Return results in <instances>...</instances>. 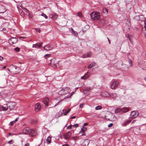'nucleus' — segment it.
Segmentation results:
<instances>
[{
  "instance_id": "nucleus-1",
  "label": "nucleus",
  "mask_w": 146,
  "mask_h": 146,
  "mask_svg": "<svg viewBox=\"0 0 146 146\" xmlns=\"http://www.w3.org/2000/svg\"><path fill=\"white\" fill-rule=\"evenodd\" d=\"M23 134H29L32 136H35L36 135V132L34 130H32L29 127L24 128L22 131Z\"/></svg>"
},
{
  "instance_id": "nucleus-2",
  "label": "nucleus",
  "mask_w": 146,
  "mask_h": 146,
  "mask_svg": "<svg viewBox=\"0 0 146 146\" xmlns=\"http://www.w3.org/2000/svg\"><path fill=\"white\" fill-rule=\"evenodd\" d=\"M9 71L13 73L17 74L20 71V68L16 66L13 65H11L9 67Z\"/></svg>"
},
{
  "instance_id": "nucleus-3",
  "label": "nucleus",
  "mask_w": 146,
  "mask_h": 146,
  "mask_svg": "<svg viewBox=\"0 0 146 146\" xmlns=\"http://www.w3.org/2000/svg\"><path fill=\"white\" fill-rule=\"evenodd\" d=\"M91 18L94 20L99 19L100 17V13L98 12H94L90 14Z\"/></svg>"
},
{
  "instance_id": "nucleus-4",
  "label": "nucleus",
  "mask_w": 146,
  "mask_h": 146,
  "mask_svg": "<svg viewBox=\"0 0 146 146\" xmlns=\"http://www.w3.org/2000/svg\"><path fill=\"white\" fill-rule=\"evenodd\" d=\"M6 105L9 109L11 110L15 108L16 104L15 102H7Z\"/></svg>"
},
{
  "instance_id": "nucleus-5",
  "label": "nucleus",
  "mask_w": 146,
  "mask_h": 146,
  "mask_svg": "<svg viewBox=\"0 0 146 146\" xmlns=\"http://www.w3.org/2000/svg\"><path fill=\"white\" fill-rule=\"evenodd\" d=\"M139 66L142 69L146 70V62L143 60L140 61L139 63Z\"/></svg>"
},
{
  "instance_id": "nucleus-6",
  "label": "nucleus",
  "mask_w": 146,
  "mask_h": 146,
  "mask_svg": "<svg viewBox=\"0 0 146 146\" xmlns=\"http://www.w3.org/2000/svg\"><path fill=\"white\" fill-rule=\"evenodd\" d=\"M119 82L117 81L111 82V88L112 89H115L117 86Z\"/></svg>"
},
{
  "instance_id": "nucleus-7",
  "label": "nucleus",
  "mask_w": 146,
  "mask_h": 146,
  "mask_svg": "<svg viewBox=\"0 0 146 146\" xmlns=\"http://www.w3.org/2000/svg\"><path fill=\"white\" fill-rule=\"evenodd\" d=\"M54 46L52 44L47 45H45L43 48L44 50L48 51L54 48Z\"/></svg>"
},
{
  "instance_id": "nucleus-8",
  "label": "nucleus",
  "mask_w": 146,
  "mask_h": 146,
  "mask_svg": "<svg viewBox=\"0 0 146 146\" xmlns=\"http://www.w3.org/2000/svg\"><path fill=\"white\" fill-rule=\"evenodd\" d=\"M18 41L17 38L12 37L9 39V42L10 44H14L16 43Z\"/></svg>"
},
{
  "instance_id": "nucleus-9",
  "label": "nucleus",
  "mask_w": 146,
  "mask_h": 146,
  "mask_svg": "<svg viewBox=\"0 0 146 146\" xmlns=\"http://www.w3.org/2000/svg\"><path fill=\"white\" fill-rule=\"evenodd\" d=\"M130 115L131 117L133 119H134L138 116L139 115V113L137 111H133L131 112Z\"/></svg>"
},
{
  "instance_id": "nucleus-10",
  "label": "nucleus",
  "mask_w": 146,
  "mask_h": 146,
  "mask_svg": "<svg viewBox=\"0 0 146 146\" xmlns=\"http://www.w3.org/2000/svg\"><path fill=\"white\" fill-rule=\"evenodd\" d=\"M91 90V88H86L83 90V93L85 95L89 94Z\"/></svg>"
},
{
  "instance_id": "nucleus-11",
  "label": "nucleus",
  "mask_w": 146,
  "mask_h": 146,
  "mask_svg": "<svg viewBox=\"0 0 146 146\" xmlns=\"http://www.w3.org/2000/svg\"><path fill=\"white\" fill-rule=\"evenodd\" d=\"M71 135L72 133L70 132H68L64 134V138L66 139H68L70 138Z\"/></svg>"
},
{
  "instance_id": "nucleus-12",
  "label": "nucleus",
  "mask_w": 146,
  "mask_h": 146,
  "mask_svg": "<svg viewBox=\"0 0 146 146\" xmlns=\"http://www.w3.org/2000/svg\"><path fill=\"white\" fill-rule=\"evenodd\" d=\"M90 140L88 139H84L82 143L83 146H88Z\"/></svg>"
},
{
  "instance_id": "nucleus-13",
  "label": "nucleus",
  "mask_w": 146,
  "mask_h": 146,
  "mask_svg": "<svg viewBox=\"0 0 146 146\" xmlns=\"http://www.w3.org/2000/svg\"><path fill=\"white\" fill-rule=\"evenodd\" d=\"M121 68L124 71H126L128 69L129 65L127 64V63H126V64H121Z\"/></svg>"
},
{
  "instance_id": "nucleus-14",
  "label": "nucleus",
  "mask_w": 146,
  "mask_h": 146,
  "mask_svg": "<svg viewBox=\"0 0 146 146\" xmlns=\"http://www.w3.org/2000/svg\"><path fill=\"white\" fill-rule=\"evenodd\" d=\"M42 42H38L35 44H33V47L37 48L38 47H42Z\"/></svg>"
},
{
  "instance_id": "nucleus-15",
  "label": "nucleus",
  "mask_w": 146,
  "mask_h": 146,
  "mask_svg": "<svg viewBox=\"0 0 146 146\" xmlns=\"http://www.w3.org/2000/svg\"><path fill=\"white\" fill-rule=\"evenodd\" d=\"M92 55V53L91 52H87L83 54L82 57L83 58H85L91 56Z\"/></svg>"
},
{
  "instance_id": "nucleus-16",
  "label": "nucleus",
  "mask_w": 146,
  "mask_h": 146,
  "mask_svg": "<svg viewBox=\"0 0 146 146\" xmlns=\"http://www.w3.org/2000/svg\"><path fill=\"white\" fill-rule=\"evenodd\" d=\"M101 95L103 97H109L110 94L107 92L103 91L101 94Z\"/></svg>"
},
{
  "instance_id": "nucleus-17",
  "label": "nucleus",
  "mask_w": 146,
  "mask_h": 146,
  "mask_svg": "<svg viewBox=\"0 0 146 146\" xmlns=\"http://www.w3.org/2000/svg\"><path fill=\"white\" fill-rule=\"evenodd\" d=\"M90 72H88L87 74H86L84 76L81 77V79L85 80L87 79L90 75Z\"/></svg>"
},
{
  "instance_id": "nucleus-18",
  "label": "nucleus",
  "mask_w": 146,
  "mask_h": 146,
  "mask_svg": "<svg viewBox=\"0 0 146 146\" xmlns=\"http://www.w3.org/2000/svg\"><path fill=\"white\" fill-rule=\"evenodd\" d=\"M41 108V106L40 104L38 103L36 104L35 106V111H38Z\"/></svg>"
},
{
  "instance_id": "nucleus-19",
  "label": "nucleus",
  "mask_w": 146,
  "mask_h": 146,
  "mask_svg": "<svg viewBox=\"0 0 146 146\" xmlns=\"http://www.w3.org/2000/svg\"><path fill=\"white\" fill-rule=\"evenodd\" d=\"M63 90L64 95L69 93L70 91V88H63Z\"/></svg>"
},
{
  "instance_id": "nucleus-20",
  "label": "nucleus",
  "mask_w": 146,
  "mask_h": 146,
  "mask_svg": "<svg viewBox=\"0 0 146 146\" xmlns=\"http://www.w3.org/2000/svg\"><path fill=\"white\" fill-rule=\"evenodd\" d=\"M131 121L130 120H127L125 121L123 123L121 124V125L123 127L126 126L127 125L129 124Z\"/></svg>"
},
{
  "instance_id": "nucleus-21",
  "label": "nucleus",
  "mask_w": 146,
  "mask_h": 146,
  "mask_svg": "<svg viewBox=\"0 0 146 146\" xmlns=\"http://www.w3.org/2000/svg\"><path fill=\"white\" fill-rule=\"evenodd\" d=\"M49 101V99L47 98H45L43 102H44V104H45L46 106H48V102Z\"/></svg>"
},
{
  "instance_id": "nucleus-22",
  "label": "nucleus",
  "mask_w": 146,
  "mask_h": 146,
  "mask_svg": "<svg viewBox=\"0 0 146 146\" xmlns=\"http://www.w3.org/2000/svg\"><path fill=\"white\" fill-rule=\"evenodd\" d=\"M122 112L123 113H126L129 111V109L126 107H124L121 108Z\"/></svg>"
},
{
  "instance_id": "nucleus-23",
  "label": "nucleus",
  "mask_w": 146,
  "mask_h": 146,
  "mask_svg": "<svg viewBox=\"0 0 146 146\" xmlns=\"http://www.w3.org/2000/svg\"><path fill=\"white\" fill-rule=\"evenodd\" d=\"M117 96V94L115 93H113L111 94H110L109 97H111L113 98H115Z\"/></svg>"
},
{
  "instance_id": "nucleus-24",
  "label": "nucleus",
  "mask_w": 146,
  "mask_h": 146,
  "mask_svg": "<svg viewBox=\"0 0 146 146\" xmlns=\"http://www.w3.org/2000/svg\"><path fill=\"white\" fill-rule=\"evenodd\" d=\"M70 31L74 35L77 36L78 35L77 32L76 31H75L73 29L71 28L70 29Z\"/></svg>"
},
{
  "instance_id": "nucleus-25",
  "label": "nucleus",
  "mask_w": 146,
  "mask_h": 146,
  "mask_svg": "<svg viewBox=\"0 0 146 146\" xmlns=\"http://www.w3.org/2000/svg\"><path fill=\"white\" fill-rule=\"evenodd\" d=\"M142 31L143 33L144 34L145 36H146V27L145 25L142 28Z\"/></svg>"
},
{
  "instance_id": "nucleus-26",
  "label": "nucleus",
  "mask_w": 146,
  "mask_h": 146,
  "mask_svg": "<svg viewBox=\"0 0 146 146\" xmlns=\"http://www.w3.org/2000/svg\"><path fill=\"white\" fill-rule=\"evenodd\" d=\"M51 138L50 136H48L46 139V141L47 144H48L51 143Z\"/></svg>"
},
{
  "instance_id": "nucleus-27",
  "label": "nucleus",
  "mask_w": 146,
  "mask_h": 146,
  "mask_svg": "<svg viewBox=\"0 0 146 146\" xmlns=\"http://www.w3.org/2000/svg\"><path fill=\"white\" fill-rule=\"evenodd\" d=\"M95 63L94 62H93L91 64H90L88 66V68L89 69L91 68L92 67L95 65Z\"/></svg>"
},
{
  "instance_id": "nucleus-28",
  "label": "nucleus",
  "mask_w": 146,
  "mask_h": 146,
  "mask_svg": "<svg viewBox=\"0 0 146 146\" xmlns=\"http://www.w3.org/2000/svg\"><path fill=\"white\" fill-rule=\"evenodd\" d=\"M121 110V108H117L115 110V113H118L120 112H122Z\"/></svg>"
},
{
  "instance_id": "nucleus-29",
  "label": "nucleus",
  "mask_w": 146,
  "mask_h": 146,
  "mask_svg": "<svg viewBox=\"0 0 146 146\" xmlns=\"http://www.w3.org/2000/svg\"><path fill=\"white\" fill-rule=\"evenodd\" d=\"M58 94L59 95H64V91L63 90V88L62 89L58 92Z\"/></svg>"
},
{
  "instance_id": "nucleus-30",
  "label": "nucleus",
  "mask_w": 146,
  "mask_h": 146,
  "mask_svg": "<svg viewBox=\"0 0 146 146\" xmlns=\"http://www.w3.org/2000/svg\"><path fill=\"white\" fill-rule=\"evenodd\" d=\"M62 112H61V111H59L57 113V115L58 116V117L61 116L64 113H63V112H64V110H62Z\"/></svg>"
},
{
  "instance_id": "nucleus-31",
  "label": "nucleus",
  "mask_w": 146,
  "mask_h": 146,
  "mask_svg": "<svg viewBox=\"0 0 146 146\" xmlns=\"http://www.w3.org/2000/svg\"><path fill=\"white\" fill-rule=\"evenodd\" d=\"M2 109V110L3 111H7L8 110V109L9 108H7V106L6 107V106L3 107L2 106H0Z\"/></svg>"
},
{
  "instance_id": "nucleus-32",
  "label": "nucleus",
  "mask_w": 146,
  "mask_h": 146,
  "mask_svg": "<svg viewBox=\"0 0 146 146\" xmlns=\"http://www.w3.org/2000/svg\"><path fill=\"white\" fill-rule=\"evenodd\" d=\"M100 22L102 24H104L106 23V21L104 19H101L100 20Z\"/></svg>"
},
{
  "instance_id": "nucleus-33",
  "label": "nucleus",
  "mask_w": 146,
  "mask_h": 146,
  "mask_svg": "<svg viewBox=\"0 0 146 146\" xmlns=\"http://www.w3.org/2000/svg\"><path fill=\"white\" fill-rule=\"evenodd\" d=\"M126 36L129 39V40L130 41L131 40H132V36H131L129 34H127L126 35Z\"/></svg>"
},
{
  "instance_id": "nucleus-34",
  "label": "nucleus",
  "mask_w": 146,
  "mask_h": 146,
  "mask_svg": "<svg viewBox=\"0 0 146 146\" xmlns=\"http://www.w3.org/2000/svg\"><path fill=\"white\" fill-rule=\"evenodd\" d=\"M102 108V107L101 106H97L96 107L95 109L96 110H100Z\"/></svg>"
},
{
  "instance_id": "nucleus-35",
  "label": "nucleus",
  "mask_w": 146,
  "mask_h": 146,
  "mask_svg": "<svg viewBox=\"0 0 146 146\" xmlns=\"http://www.w3.org/2000/svg\"><path fill=\"white\" fill-rule=\"evenodd\" d=\"M87 129V128L86 127H83L81 129V131L82 132H84ZM80 133H81V131L80 132Z\"/></svg>"
},
{
  "instance_id": "nucleus-36",
  "label": "nucleus",
  "mask_w": 146,
  "mask_h": 146,
  "mask_svg": "<svg viewBox=\"0 0 146 146\" xmlns=\"http://www.w3.org/2000/svg\"><path fill=\"white\" fill-rule=\"evenodd\" d=\"M51 55L49 54H47L45 55L44 56V58L45 59H46L50 57V56Z\"/></svg>"
},
{
  "instance_id": "nucleus-37",
  "label": "nucleus",
  "mask_w": 146,
  "mask_h": 146,
  "mask_svg": "<svg viewBox=\"0 0 146 146\" xmlns=\"http://www.w3.org/2000/svg\"><path fill=\"white\" fill-rule=\"evenodd\" d=\"M128 62L129 64V66H132V61L130 60V59H129L128 60Z\"/></svg>"
},
{
  "instance_id": "nucleus-38",
  "label": "nucleus",
  "mask_w": 146,
  "mask_h": 146,
  "mask_svg": "<svg viewBox=\"0 0 146 146\" xmlns=\"http://www.w3.org/2000/svg\"><path fill=\"white\" fill-rule=\"evenodd\" d=\"M41 15L43 17H44L46 19L48 18L47 16L45 14L43 13H42L41 14Z\"/></svg>"
},
{
  "instance_id": "nucleus-39",
  "label": "nucleus",
  "mask_w": 146,
  "mask_h": 146,
  "mask_svg": "<svg viewBox=\"0 0 146 146\" xmlns=\"http://www.w3.org/2000/svg\"><path fill=\"white\" fill-rule=\"evenodd\" d=\"M135 19H137L138 20H140V16H135Z\"/></svg>"
},
{
  "instance_id": "nucleus-40",
  "label": "nucleus",
  "mask_w": 146,
  "mask_h": 146,
  "mask_svg": "<svg viewBox=\"0 0 146 146\" xmlns=\"http://www.w3.org/2000/svg\"><path fill=\"white\" fill-rule=\"evenodd\" d=\"M15 50L17 52H19L20 51V48L18 47H16L15 49Z\"/></svg>"
},
{
  "instance_id": "nucleus-41",
  "label": "nucleus",
  "mask_w": 146,
  "mask_h": 146,
  "mask_svg": "<svg viewBox=\"0 0 146 146\" xmlns=\"http://www.w3.org/2000/svg\"><path fill=\"white\" fill-rule=\"evenodd\" d=\"M77 15L80 18H81L82 17V13L80 12L78 13Z\"/></svg>"
},
{
  "instance_id": "nucleus-42",
  "label": "nucleus",
  "mask_w": 146,
  "mask_h": 146,
  "mask_svg": "<svg viewBox=\"0 0 146 146\" xmlns=\"http://www.w3.org/2000/svg\"><path fill=\"white\" fill-rule=\"evenodd\" d=\"M103 12L104 13H107L108 12V9H104L103 10Z\"/></svg>"
},
{
  "instance_id": "nucleus-43",
  "label": "nucleus",
  "mask_w": 146,
  "mask_h": 146,
  "mask_svg": "<svg viewBox=\"0 0 146 146\" xmlns=\"http://www.w3.org/2000/svg\"><path fill=\"white\" fill-rule=\"evenodd\" d=\"M62 101V100H60L56 104H55L54 106L55 107L56 106H57V105H58L59 104L60 102H61Z\"/></svg>"
},
{
  "instance_id": "nucleus-44",
  "label": "nucleus",
  "mask_w": 146,
  "mask_h": 146,
  "mask_svg": "<svg viewBox=\"0 0 146 146\" xmlns=\"http://www.w3.org/2000/svg\"><path fill=\"white\" fill-rule=\"evenodd\" d=\"M73 126L74 127H78V124H75L74 125H73Z\"/></svg>"
},
{
  "instance_id": "nucleus-45",
  "label": "nucleus",
  "mask_w": 146,
  "mask_h": 146,
  "mask_svg": "<svg viewBox=\"0 0 146 146\" xmlns=\"http://www.w3.org/2000/svg\"><path fill=\"white\" fill-rule=\"evenodd\" d=\"M113 125V124L112 123H110L108 125V127H111Z\"/></svg>"
},
{
  "instance_id": "nucleus-46",
  "label": "nucleus",
  "mask_w": 146,
  "mask_h": 146,
  "mask_svg": "<svg viewBox=\"0 0 146 146\" xmlns=\"http://www.w3.org/2000/svg\"><path fill=\"white\" fill-rule=\"evenodd\" d=\"M24 10H25V11L26 12L28 13L29 14V12L27 9L26 8H25L24 9Z\"/></svg>"
},
{
  "instance_id": "nucleus-47",
  "label": "nucleus",
  "mask_w": 146,
  "mask_h": 146,
  "mask_svg": "<svg viewBox=\"0 0 146 146\" xmlns=\"http://www.w3.org/2000/svg\"><path fill=\"white\" fill-rule=\"evenodd\" d=\"M65 111L66 112H64V115H66L69 112L68 111H67L66 110Z\"/></svg>"
},
{
  "instance_id": "nucleus-48",
  "label": "nucleus",
  "mask_w": 146,
  "mask_h": 146,
  "mask_svg": "<svg viewBox=\"0 0 146 146\" xmlns=\"http://www.w3.org/2000/svg\"><path fill=\"white\" fill-rule=\"evenodd\" d=\"M71 126H72L71 125H70L68 126L67 127L66 129H68L69 128L71 129Z\"/></svg>"
},
{
  "instance_id": "nucleus-49",
  "label": "nucleus",
  "mask_w": 146,
  "mask_h": 146,
  "mask_svg": "<svg viewBox=\"0 0 146 146\" xmlns=\"http://www.w3.org/2000/svg\"><path fill=\"white\" fill-rule=\"evenodd\" d=\"M19 119V117L17 118L15 120L13 121L14 123H15Z\"/></svg>"
},
{
  "instance_id": "nucleus-50",
  "label": "nucleus",
  "mask_w": 146,
  "mask_h": 146,
  "mask_svg": "<svg viewBox=\"0 0 146 146\" xmlns=\"http://www.w3.org/2000/svg\"><path fill=\"white\" fill-rule=\"evenodd\" d=\"M14 123V122L13 121L10 123V125H12Z\"/></svg>"
},
{
  "instance_id": "nucleus-51",
  "label": "nucleus",
  "mask_w": 146,
  "mask_h": 146,
  "mask_svg": "<svg viewBox=\"0 0 146 146\" xmlns=\"http://www.w3.org/2000/svg\"><path fill=\"white\" fill-rule=\"evenodd\" d=\"M4 59V58L2 56H0V60L2 61Z\"/></svg>"
},
{
  "instance_id": "nucleus-52",
  "label": "nucleus",
  "mask_w": 146,
  "mask_h": 146,
  "mask_svg": "<svg viewBox=\"0 0 146 146\" xmlns=\"http://www.w3.org/2000/svg\"><path fill=\"white\" fill-rule=\"evenodd\" d=\"M25 146H29V143H27L25 145Z\"/></svg>"
},
{
  "instance_id": "nucleus-53",
  "label": "nucleus",
  "mask_w": 146,
  "mask_h": 146,
  "mask_svg": "<svg viewBox=\"0 0 146 146\" xmlns=\"http://www.w3.org/2000/svg\"><path fill=\"white\" fill-rule=\"evenodd\" d=\"M62 146H69V145L68 144H65L63 145Z\"/></svg>"
},
{
  "instance_id": "nucleus-54",
  "label": "nucleus",
  "mask_w": 146,
  "mask_h": 146,
  "mask_svg": "<svg viewBox=\"0 0 146 146\" xmlns=\"http://www.w3.org/2000/svg\"><path fill=\"white\" fill-rule=\"evenodd\" d=\"M88 124V123H84V126H83V127H84V126H86Z\"/></svg>"
},
{
  "instance_id": "nucleus-55",
  "label": "nucleus",
  "mask_w": 146,
  "mask_h": 146,
  "mask_svg": "<svg viewBox=\"0 0 146 146\" xmlns=\"http://www.w3.org/2000/svg\"><path fill=\"white\" fill-rule=\"evenodd\" d=\"M107 38H108V40L109 42V44H110L111 42H110V40L109 39V38L108 37H107Z\"/></svg>"
},
{
  "instance_id": "nucleus-56",
  "label": "nucleus",
  "mask_w": 146,
  "mask_h": 146,
  "mask_svg": "<svg viewBox=\"0 0 146 146\" xmlns=\"http://www.w3.org/2000/svg\"><path fill=\"white\" fill-rule=\"evenodd\" d=\"M76 116H74L71 117V118L72 119H75V118H76Z\"/></svg>"
},
{
  "instance_id": "nucleus-57",
  "label": "nucleus",
  "mask_w": 146,
  "mask_h": 146,
  "mask_svg": "<svg viewBox=\"0 0 146 146\" xmlns=\"http://www.w3.org/2000/svg\"><path fill=\"white\" fill-rule=\"evenodd\" d=\"M82 133H83L81 135L82 136L85 135V134L84 132H82Z\"/></svg>"
},
{
  "instance_id": "nucleus-58",
  "label": "nucleus",
  "mask_w": 146,
  "mask_h": 146,
  "mask_svg": "<svg viewBox=\"0 0 146 146\" xmlns=\"http://www.w3.org/2000/svg\"><path fill=\"white\" fill-rule=\"evenodd\" d=\"M83 106V104H80V108H82Z\"/></svg>"
},
{
  "instance_id": "nucleus-59",
  "label": "nucleus",
  "mask_w": 146,
  "mask_h": 146,
  "mask_svg": "<svg viewBox=\"0 0 146 146\" xmlns=\"http://www.w3.org/2000/svg\"><path fill=\"white\" fill-rule=\"evenodd\" d=\"M74 93V92H72V93H71V95H70L69 97H70Z\"/></svg>"
},
{
  "instance_id": "nucleus-60",
  "label": "nucleus",
  "mask_w": 146,
  "mask_h": 146,
  "mask_svg": "<svg viewBox=\"0 0 146 146\" xmlns=\"http://www.w3.org/2000/svg\"><path fill=\"white\" fill-rule=\"evenodd\" d=\"M71 110V109L70 108H69L67 111H68V112H69Z\"/></svg>"
},
{
  "instance_id": "nucleus-61",
  "label": "nucleus",
  "mask_w": 146,
  "mask_h": 146,
  "mask_svg": "<svg viewBox=\"0 0 146 146\" xmlns=\"http://www.w3.org/2000/svg\"><path fill=\"white\" fill-rule=\"evenodd\" d=\"M117 63L119 64H121V62H117Z\"/></svg>"
},
{
  "instance_id": "nucleus-62",
  "label": "nucleus",
  "mask_w": 146,
  "mask_h": 146,
  "mask_svg": "<svg viewBox=\"0 0 146 146\" xmlns=\"http://www.w3.org/2000/svg\"><path fill=\"white\" fill-rule=\"evenodd\" d=\"M144 54H145V56H146V52H144Z\"/></svg>"
},
{
  "instance_id": "nucleus-63",
  "label": "nucleus",
  "mask_w": 146,
  "mask_h": 146,
  "mask_svg": "<svg viewBox=\"0 0 146 146\" xmlns=\"http://www.w3.org/2000/svg\"><path fill=\"white\" fill-rule=\"evenodd\" d=\"M11 141V140L10 141H8V143H10Z\"/></svg>"
},
{
  "instance_id": "nucleus-64",
  "label": "nucleus",
  "mask_w": 146,
  "mask_h": 146,
  "mask_svg": "<svg viewBox=\"0 0 146 146\" xmlns=\"http://www.w3.org/2000/svg\"><path fill=\"white\" fill-rule=\"evenodd\" d=\"M135 29L136 30H138V29L137 28H136V27H135Z\"/></svg>"
}]
</instances>
